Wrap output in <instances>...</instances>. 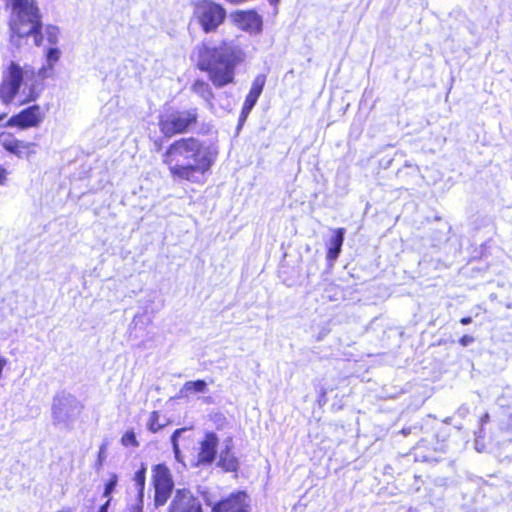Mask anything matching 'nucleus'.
<instances>
[{"instance_id":"1","label":"nucleus","mask_w":512,"mask_h":512,"mask_svg":"<svg viewBox=\"0 0 512 512\" xmlns=\"http://www.w3.org/2000/svg\"><path fill=\"white\" fill-rule=\"evenodd\" d=\"M217 158V151L195 137L180 138L172 142L162 155L171 177L193 184L203 183Z\"/></svg>"},{"instance_id":"2","label":"nucleus","mask_w":512,"mask_h":512,"mask_svg":"<svg viewBox=\"0 0 512 512\" xmlns=\"http://www.w3.org/2000/svg\"><path fill=\"white\" fill-rule=\"evenodd\" d=\"M244 59V51L232 41H222L213 46L203 43L198 48V67L208 73L209 79L217 88L234 81L235 69Z\"/></svg>"},{"instance_id":"3","label":"nucleus","mask_w":512,"mask_h":512,"mask_svg":"<svg viewBox=\"0 0 512 512\" xmlns=\"http://www.w3.org/2000/svg\"><path fill=\"white\" fill-rule=\"evenodd\" d=\"M10 8L9 29L11 42L19 46V41L29 32L35 31L42 22V13L37 0H8Z\"/></svg>"},{"instance_id":"4","label":"nucleus","mask_w":512,"mask_h":512,"mask_svg":"<svg viewBox=\"0 0 512 512\" xmlns=\"http://www.w3.org/2000/svg\"><path fill=\"white\" fill-rule=\"evenodd\" d=\"M34 77L33 69L29 67H21L18 63L11 61L3 73L2 83L0 85V99L4 104L11 103L19 94L21 87L24 85L22 94L23 99L20 102L34 101L38 93L35 85L29 84Z\"/></svg>"},{"instance_id":"5","label":"nucleus","mask_w":512,"mask_h":512,"mask_svg":"<svg viewBox=\"0 0 512 512\" xmlns=\"http://www.w3.org/2000/svg\"><path fill=\"white\" fill-rule=\"evenodd\" d=\"M197 108L174 110L164 113L159 118V130L165 137L186 133L197 123Z\"/></svg>"},{"instance_id":"6","label":"nucleus","mask_w":512,"mask_h":512,"mask_svg":"<svg viewBox=\"0 0 512 512\" xmlns=\"http://www.w3.org/2000/svg\"><path fill=\"white\" fill-rule=\"evenodd\" d=\"M194 16L204 32L215 31L225 20L226 10L213 1L204 0L195 5Z\"/></svg>"},{"instance_id":"7","label":"nucleus","mask_w":512,"mask_h":512,"mask_svg":"<svg viewBox=\"0 0 512 512\" xmlns=\"http://www.w3.org/2000/svg\"><path fill=\"white\" fill-rule=\"evenodd\" d=\"M80 411L79 401L69 393L61 392L53 399L52 417L55 424H68L79 415Z\"/></svg>"},{"instance_id":"8","label":"nucleus","mask_w":512,"mask_h":512,"mask_svg":"<svg viewBox=\"0 0 512 512\" xmlns=\"http://www.w3.org/2000/svg\"><path fill=\"white\" fill-rule=\"evenodd\" d=\"M152 472L154 505L159 508L164 506L170 498L174 489V481L169 468L165 464L155 465Z\"/></svg>"},{"instance_id":"9","label":"nucleus","mask_w":512,"mask_h":512,"mask_svg":"<svg viewBox=\"0 0 512 512\" xmlns=\"http://www.w3.org/2000/svg\"><path fill=\"white\" fill-rule=\"evenodd\" d=\"M168 512H202L200 501L186 488L176 489Z\"/></svg>"},{"instance_id":"10","label":"nucleus","mask_w":512,"mask_h":512,"mask_svg":"<svg viewBox=\"0 0 512 512\" xmlns=\"http://www.w3.org/2000/svg\"><path fill=\"white\" fill-rule=\"evenodd\" d=\"M43 121V114L38 105L29 106L18 114L13 115L7 122L8 126H17L21 129L37 127Z\"/></svg>"},{"instance_id":"11","label":"nucleus","mask_w":512,"mask_h":512,"mask_svg":"<svg viewBox=\"0 0 512 512\" xmlns=\"http://www.w3.org/2000/svg\"><path fill=\"white\" fill-rule=\"evenodd\" d=\"M212 512H249V497L243 491L232 493L218 502Z\"/></svg>"},{"instance_id":"12","label":"nucleus","mask_w":512,"mask_h":512,"mask_svg":"<svg viewBox=\"0 0 512 512\" xmlns=\"http://www.w3.org/2000/svg\"><path fill=\"white\" fill-rule=\"evenodd\" d=\"M219 439L216 433L207 432L204 439L200 442L199 452L197 455L198 465H210L214 462L217 455V447Z\"/></svg>"},{"instance_id":"13","label":"nucleus","mask_w":512,"mask_h":512,"mask_svg":"<svg viewBox=\"0 0 512 512\" xmlns=\"http://www.w3.org/2000/svg\"><path fill=\"white\" fill-rule=\"evenodd\" d=\"M266 83V76L264 74L257 75L251 85L249 93L247 94L241 114H240V122L245 121L254 106L256 105L262 91L264 89Z\"/></svg>"},{"instance_id":"14","label":"nucleus","mask_w":512,"mask_h":512,"mask_svg":"<svg viewBox=\"0 0 512 512\" xmlns=\"http://www.w3.org/2000/svg\"><path fill=\"white\" fill-rule=\"evenodd\" d=\"M235 22L242 30L250 34H258L262 31V17L253 10L237 12Z\"/></svg>"},{"instance_id":"15","label":"nucleus","mask_w":512,"mask_h":512,"mask_svg":"<svg viewBox=\"0 0 512 512\" xmlns=\"http://www.w3.org/2000/svg\"><path fill=\"white\" fill-rule=\"evenodd\" d=\"M345 236L344 228H337L333 231V235L327 242V260L333 263L339 257Z\"/></svg>"},{"instance_id":"16","label":"nucleus","mask_w":512,"mask_h":512,"mask_svg":"<svg viewBox=\"0 0 512 512\" xmlns=\"http://www.w3.org/2000/svg\"><path fill=\"white\" fill-rule=\"evenodd\" d=\"M224 449L221 450L219 455L218 466L223 468L225 471L234 472L238 469V460L231 453L233 442L231 438L224 441Z\"/></svg>"},{"instance_id":"17","label":"nucleus","mask_w":512,"mask_h":512,"mask_svg":"<svg viewBox=\"0 0 512 512\" xmlns=\"http://www.w3.org/2000/svg\"><path fill=\"white\" fill-rule=\"evenodd\" d=\"M2 148L7 152L17 156L20 159H23L24 155V146L23 140H19L14 137L12 134H2Z\"/></svg>"},{"instance_id":"18","label":"nucleus","mask_w":512,"mask_h":512,"mask_svg":"<svg viewBox=\"0 0 512 512\" xmlns=\"http://www.w3.org/2000/svg\"><path fill=\"white\" fill-rule=\"evenodd\" d=\"M192 91L206 101L209 105H212L214 98L213 91L210 85L203 80H196L192 85Z\"/></svg>"},{"instance_id":"19","label":"nucleus","mask_w":512,"mask_h":512,"mask_svg":"<svg viewBox=\"0 0 512 512\" xmlns=\"http://www.w3.org/2000/svg\"><path fill=\"white\" fill-rule=\"evenodd\" d=\"M207 390V383L204 380L187 381L180 390L183 397L192 393H204Z\"/></svg>"},{"instance_id":"20","label":"nucleus","mask_w":512,"mask_h":512,"mask_svg":"<svg viewBox=\"0 0 512 512\" xmlns=\"http://www.w3.org/2000/svg\"><path fill=\"white\" fill-rule=\"evenodd\" d=\"M146 479V467L142 464L141 468L134 475L135 486L138 490L137 498H144V488Z\"/></svg>"},{"instance_id":"21","label":"nucleus","mask_w":512,"mask_h":512,"mask_svg":"<svg viewBox=\"0 0 512 512\" xmlns=\"http://www.w3.org/2000/svg\"><path fill=\"white\" fill-rule=\"evenodd\" d=\"M60 30L55 25H47L44 29V35L50 45H56L59 40Z\"/></svg>"},{"instance_id":"22","label":"nucleus","mask_w":512,"mask_h":512,"mask_svg":"<svg viewBox=\"0 0 512 512\" xmlns=\"http://www.w3.org/2000/svg\"><path fill=\"white\" fill-rule=\"evenodd\" d=\"M23 146H24L23 159H26L29 162L32 161L38 152L39 145L35 142L23 141Z\"/></svg>"},{"instance_id":"23","label":"nucleus","mask_w":512,"mask_h":512,"mask_svg":"<svg viewBox=\"0 0 512 512\" xmlns=\"http://www.w3.org/2000/svg\"><path fill=\"white\" fill-rule=\"evenodd\" d=\"M185 431H186L185 428L176 429L171 436L173 452H174V456L177 461H181V451L179 448L178 439L181 436V434Z\"/></svg>"},{"instance_id":"24","label":"nucleus","mask_w":512,"mask_h":512,"mask_svg":"<svg viewBox=\"0 0 512 512\" xmlns=\"http://www.w3.org/2000/svg\"><path fill=\"white\" fill-rule=\"evenodd\" d=\"M160 414L158 411H153L150 415L147 427L152 433H156L164 427V424L159 422Z\"/></svg>"},{"instance_id":"25","label":"nucleus","mask_w":512,"mask_h":512,"mask_svg":"<svg viewBox=\"0 0 512 512\" xmlns=\"http://www.w3.org/2000/svg\"><path fill=\"white\" fill-rule=\"evenodd\" d=\"M43 29V23L41 22L39 27L35 28L33 32H29L27 34V37L28 36H32L33 37V40H34V44L39 47L43 44V40H44V33L42 31Z\"/></svg>"},{"instance_id":"26","label":"nucleus","mask_w":512,"mask_h":512,"mask_svg":"<svg viewBox=\"0 0 512 512\" xmlns=\"http://www.w3.org/2000/svg\"><path fill=\"white\" fill-rule=\"evenodd\" d=\"M60 58V50L57 47H51L47 50L46 53V59L49 64V67H53V65L59 60Z\"/></svg>"},{"instance_id":"27","label":"nucleus","mask_w":512,"mask_h":512,"mask_svg":"<svg viewBox=\"0 0 512 512\" xmlns=\"http://www.w3.org/2000/svg\"><path fill=\"white\" fill-rule=\"evenodd\" d=\"M118 482V477L116 474H112L109 480L105 484L103 496L109 498L112 492L114 491Z\"/></svg>"},{"instance_id":"28","label":"nucleus","mask_w":512,"mask_h":512,"mask_svg":"<svg viewBox=\"0 0 512 512\" xmlns=\"http://www.w3.org/2000/svg\"><path fill=\"white\" fill-rule=\"evenodd\" d=\"M121 442L124 446H138V442L133 431H127L122 436Z\"/></svg>"},{"instance_id":"29","label":"nucleus","mask_w":512,"mask_h":512,"mask_svg":"<svg viewBox=\"0 0 512 512\" xmlns=\"http://www.w3.org/2000/svg\"><path fill=\"white\" fill-rule=\"evenodd\" d=\"M125 512H143V499L136 498L126 507Z\"/></svg>"},{"instance_id":"30","label":"nucleus","mask_w":512,"mask_h":512,"mask_svg":"<svg viewBox=\"0 0 512 512\" xmlns=\"http://www.w3.org/2000/svg\"><path fill=\"white\" fill-rule=\"evenodd\" d=\"M105 451H106V444H102L100 446L99 453H98V459H97L98 468L102 466V464L106 458Z\"/></svg>"},{"instance_id":"31","label":"nucleus","mask_w":512,"mask_h":512,"mask_svg":"<svg viewBox=\"0 0 512 512\" xmlns=\"http://www.w3.org/2000/svg\"><path fill=\"white\" fill-rule=\"evenodd\" d=\"M474 337L473 336H470V335H464L460 338L459 340V343L460 345H462L463 347H466V346H469L470 344H472L474 342Z\"/></svg>"},{"instance_id":"32","label":"nucleus","mask_w":512,"mask_h":512,"mask_svg":"<svg viewBox=\"0 0 512 512\" xmlns=\"http://www.w3.org/2000/svg\"><path fill=\"white\" fill-rule=\"evenodd\" d=\"M7 170L0 165V185H4L7 181Z\"/></svg>"},{"instance_id":"33","label":"nucleus","mask_w":512,"mask_h":512,"mask_svg":"<svg viewBox=\"0 0 512 512\" xmlns=\"http://www.w3.org/2000/svg\"><path fill=\"white\" fill-rule=\"evenodd\" d=\"M110 504V500L108 499L105 504H103L98 512H108V506Z\"/></svg>"},{"instance_id":"34","label":"nucleus","mask_w":512,"mask_h":512,"mask_svg":"<svg viewBox=\"0 0 512 512\" xmlns=\"http://www.w3.org/2000/svg\"><path fill=\"white\" fill-rule=\"evenodd\" d=\"M471 322H472V318L471 317H463L460 320V323L463 324V325H468Z\"/></svg>"},{"instance_id":"35","label":"nucleus","mask_w":512,"mask_h":512,"mask_svg":"<svg viewBox=\"0 0 512 512\" xmlns=\"http://www.w3.org/2000/svg\"><path fill=\"white\" fill-rule=\"evenodd\" d=\"M269 4L276 7L278 5V3L280 2V0H268Z\"/></svg>"},{"instance_id":"36","label":"nucleus","mask_w":512,"mask_h":512,"mask_svg":"<svg viewBox=\"0 0 512 512\" xmlns=\"http://www.w3.org/2000/svg\"><path fill=\"white\" fill-rule=\"evenodd\" d=\"M488 420H489V414H485V415L482 417V419H481L482 423H486Z\"/></svg>"},{"instance_id":"37","label":"nucleus","mask_w":512,"mask_h":512,"mask_svg":"<svg viewBox=\"0 0 512 512\" xmlns=\"http://www.w3.org/2000/svg\"><path fill=\"white\" fill-rule=\"evenodd\" d=\"M5 117H6V113L0 114V122H1L3 119H5Z\"/></svg>"},{"instance_id":"38","label":"nucleus","mask_w":512,"mask_h":512,"mask_svg":"<svg viewBox=\"0 0 512 512\" xmlns=\"http://www.w3.org/2000/svg\"><path fill=\"white\" fill-rule=\"evenodd\" d=\"M0 138H2V134H0ZM0 147H2V141H0Z\"/></svg>"}]
</instances>
